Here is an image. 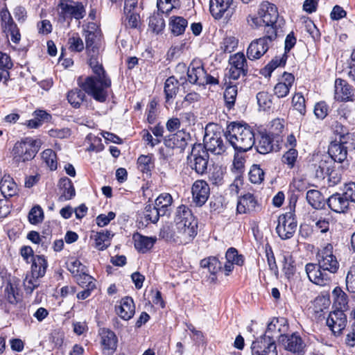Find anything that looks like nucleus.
<instances>
[{"instance_id": "obj_1", "label": "nucleus", "mask_w": 355, "mask_h": 355, "mask_svg": "<svg viewBox=\"0 0 355 355\" xmlns=\"http://www.w3.org/2000/svg\"><path fill=\"white\" fill-rule=\"evenodd\" d=\"M86 50L89 56V64L94 76L85 78L79 77L77 83L94 100L103 103L107 97V89L111 85L110 79L105 75L100 56L101 33L94 23L88 25L85 31Z\"/></svg>"}, {"instance_id": "obj_2", "label": "nucleus", "mask_w": 355, "mask_h": 355, "mask_svg": "<svg viewBox=\"0 0 355 355\" xmlns=\"http://www.w3.org/2000/svg\"><path fill=\"white\" fill-rule=\"evenodd\" d=\"M226 139L237 151L246 152L255 144L254 133L247 124L232 122L227 127Z\"/></svg>"}, {"instance_id": "obj_3", "label": "nucleus", "mask_w": 355, "mask_h": 355, "mask_svg": "<svg viewBox=\"0 0 355 355\" xmlns=\"http://www.w3.org/2000/svg\"><path fill=\"white\" fill-rule=\"evenodd\" d=\"M243 11L235 0H209L210 14L216 20L237 21L244 17Z\"/></svg>"}, {"instance_id": "obj_4", "label": "nucleus", "mask_w": 355, "mask_h": 355, "mask_svg": "<svg viewBox=\"0 0 355 355\" xmlns=\"http://www.w3.org/2000/svg\"><path fill=\"white\" fill-rule=\"evenodd\" d=\"M335 131L339 135L338 139L330 143L328 154L334 162L343 163L347 159L349 148H352V138L341 124L336 125Z\"/></svg>"}, {"instance_id": "obj_5", "label": "nucleus", "mask_w": 355, "mask_h": 355, "mask_svg": "<svg viewBox=\"0 0 355 355\" xmlns=\"http://www.w3.org/2000/svg\"><path fill=\"white\" fill-rule=\"evenodd\" d=\"M41 145L40 139L29 137L17 141L10 153L13 162L19 166L32 160L40 150Z\"/></svg>"}, {"instance_id": "obj_6", "label": "nucleus", "mask_w": 355, "mask_h": 355, "mask_svg": "<svg viewBox=\"0 0 355 355\" xmlns=\"http://www.w3.org/2000/svg\"><path fill=\"white\" fill-rule=\"evenodd\" d=\"M60 19L71 21L72 19L80 20L86 15L85 8L82 2L60 0L57 6Z\"/></svg>"}, {"instance_id": "obj_7", "label": "nucleus", "mask_w": 355, "mask_h": 355, "mask_svg": "<svg viewBox=\"0 0 355 355\" xmlns=\"http://www.w3.org/2000/svg\"><path fill=\"white\" fill-rule=\"evenodd\" d=\"M266 35L252 40L247 49V57L250 60L260 59L272 44V42L277 38L276 33H270L269 31H266Z\"/></svg>"}, {"instance_id": "obj_8", "label": "nucleus", "mask_w": 355, "mask_h": 355, "mask_svg": "<svg viewBox=\"0 0 355 355\" xmlns=\"http://www.w3.org/2000/svg\"><path fill=\"white\" fill-rule=\"evenodd\" d=\"M188 159L191 168L198 174L203 175L207 172L209 154L202 144H196L193 145Z\"/></svg>"}, {"instance_id": "obj_9", "label": "nucleus", "mask_w": 355, "mask_h": 355, "mask_svg": "<svg viewBox=\"0 0 355 355\" xmlns=\"http://www.w3.org/2000/svg\"><path fill=\"white\" fill-rule=\"evenodd\" d=\"M227 70V76L234 80L247 76L248 66L243 53L239 52L230 55L228 60Z\"/></svg>"}, {"instance_id": "obj_10", "label": "nucleus", "mask_w": 355, "mask_h": 355, "mask_svg": "<svg viewBox=\"0 0 355 355\" xmlns=\"http://www.w3.org/2000/svg\"><path fill=\"white\" fill-rule=\"evenodd\" d=\"M209 128L210 126H207L205 129L202 145L207 153L209 151L214 155H222L226 150V144L221 137L220 132H211Z\"/></svg>"}, {"instance_id": "obj_11", "label": "nucleus", "mask_w": 355, "mask_h": 355, "mask_svg": "<svg viewBox=\"0 0 355 355\" xmlns=\"http://www.w3.org/2000/svg\"><path fill=\"white\" fill-rule=\"evenodd\" d=\"M296 229L297 222L292 213H286L279 216L276 232L282 239L286 240L293 237Z\"/></svg>"}, {"instance_id": "obj_12", "label": "nucleus", "mask_w": 355, "mask_h": 355, "mask_svg": "<svg viewBox=\"0 0 355 355\" xmlns=\"http://www.w3.org/2000/svg\"><path fill=\"white\" fill-rule=\"evenodd\" d=\"M251 350L252 355H277L275 339L266 334L259 336L252 342Z\"/></svg>"}, {"instance_id": "obj_13", "label": "nucleus", "mask_w": 355, "mask_h": 355, "mask_svg": "<svg viewBox=\"0 0 355 355\" xmlns=\"http://www.w3.org/2000/svg\"><path fill=\"white\" fill-rule=\"evenodd\" d=\"M98 337L101 352L103 355H114L118 347V338L116 334L109 328H100Z\"/></svg>"}, {"instance_id": "obj_14", "label": "nucleus", "mask_w": 355, "mask_h": 355, "mask_svg": "<svg viewBox=\"0 0 355 355\" xmlns=\"http://www.w3.org/2000/svg\"><path fill=\"white\" fill-rule=\"evenodd\" d=\"M318 266L324 271L331 273L337 271L339 267L336 257L333 254V246L327 244L318 254Z\"/></svg>"}, {"instance_id": "obj_15", "label": "nucleus", "mask_w": 355, "mask_h": 355, "mask_svg": "<svg viewBox=\"0 0 355 355\" xmlns=\"http://www.w3.org/2000/svg\"><path fill=\"white\" fill-rule=\"evenodd\" d=\"M279 344L284 349L296 355H303L305 352L306 344L298 332L291 334H287L280 338Z\"/></svg>"}, {"instance_id": "obj_16", "label": "nucleus", "mask_w": 355, "mask_h": 355, "mask_svg": "<svg viewBox=\"0 0 355 355\" xmlns=\"http://www.w3.org/2000/svg\"><path fill=\"white\" fill-rule=\"evenodd\" d=\"M259 15L262 17L263 24L268 28L267 31L270 33H277L276 23L279 14L276 6L269 2L262 3Z\"/></svg>"}, {"instance_id": "obj_17", "label": "nucleus", "mask_w": 355, "mask_h": 355, "mask_svg": "<svg viewBox=\"0 0 355 355\" xmlns=\"http://www.w3.org/2000/svg\"><path fill=\"white\" fill-rule=\"evenodd\" d=\"M326 324L335 336H339L347 326V315L343 311L333 310L329 312Z\"/></svg>"}, {"instance_id": "obj_18", "label": "nucleus", "mask_w": 355, "mask_h": 355, "mask_svg": "<svg viewBox=\"0 0 355 355\" xmlns=\"http://www.w3.org/2000/svg\"><path fill=\"white\" fill-rule=\"evenodd\" d=\"M289 331V324L286 318H273L268 324L266 333L268 336H271L272 339L277 338L278 343L283 336H286Z\"/></svg>"}, {"instance_id": "obj_19", "label": "nucleus", "mask_w": 355, "mask_h": 355, "mask_svg": "<svg viewBox=\"0 0 355 355\" xmlns=\"http://www.w3.org/2000/svg\"><path fill=\"white\" fill-rule=\"evenodd\" d=\"M0 19L1 28L3 31L10 35L12 42L18 43L21 39L19 30L6 7L1 10Z\"/></svg>"}, {"instance_id": "obj_20", "label": "nucleus", "mask_w": 355, "mask_h": 355, "mask_svg": "<svg viewBox=\"0 0 355 355\" xmlns=\"http://www.w3.org/2000/svg\"><path fill=\"white\" fill-rule=\"evenodd\" d=\"M174 241L179 244H187L191 241L197 234V224L175 225Z\"/></svg>"}, {"instance_id": "obj_21", "label": "nucleus", "mask_w": 355, "mask_h": 355, "mask_svg": "<svg viewBox=\"0 0 355 355\" xmlns=\"http://www.w3.org/2000/svg\"><path fill=\"white\" fill-rule=\"evenodd\" d=\"M209 187L204 180H196L192 186L193 202L198 206L203 205L209 196Z\"/></svg>"}, {"instance_id": "obj_22", "label": "nucleus", "mask_w": 355, "mask_h": 355, "mask_svg": "<svg viewBox=\"0 0 355 355\" xmlns=\"http://www.w3.org/2000/svg\"><path fill=\"white\" fill-rule=\"evenodd\" d=\"M320 269L313 263H307L305 266L306 275L311 282L320 286H327L330 282V279Z\"/></svg>"}, {"instance_id": "obj_23", "label": "nucleus", "mask_w": 355, "mask_h": 355, "mask_svg": "<svg viewBox=\"0 0 355 355\" xmlns=\"http://www.w3.org/2000/svg\"><path fill=\"white\" fill-rule=\"evenodd\" d=\"M116 313L123 320H130L135 315V306L130 297H123L115 306Z\"/></svg>"}, {"instance_id": "obj_24", "label": "nucleus", "mask_w": 355, "mask_h": 355, "mask_svg": "<svg viewBox=\"0 0 355 355\" xmlns=\"http://www.w3.org/2000/svg\"><path fill=\"white\" fill-rule=\"evenodd\" d=\"M260 206L252 194L246 193L240 197L236 210L239 214H250L259 209Z\"/></svg>"}, {"instance_id": "obj_25", "label": "nucleus", "mask_w": 355, "mask_h": 355, "mask_svg": "<svg viewBox=\"0 0 355 355\" xmlns=\"http://www.w3.org/2000/svg\"><path fill=\"white\" fill-rule=\"evenodd\" d=\"M294 81L295 77L292 73L284 72L280 80L274 87L275 95L279 98L286 97Z\"/></svg>"}, {"instance_id": "obj_26", "label": "nucleus", "mask_w": 355, "mask_h": 355, "mask_svg": "<svg viewBox=\"0 0 355 355\" xmlns=\"http://www.w3.org/2000/svg\"><path fill=\"white\" fill-rule=\"evenodd\" d=\"M354 90L344 80L338 78L335 81V98L340 101H349L352 100Z\"/></svg>"}, {"instance_id": "obj_27", "label": "nucleus", "mask_w": 355, "mask_h": 355, "mask_svg": "<svg viewBox=\"0 0 355 355\" xmlns=\"http://www.w3.org/2000/svg\"><path fill=\"white\" fill-rule=\"evenodd\" d=\"M327 205L332 211L344 213L347 210L349 202L343 194L336 193L329 198Z\"/></svg>"}, {"instance_id": "obj_28", "label": "nucleus", "mask_w": 355, "mask_h": 355, "mask_svg": "<svg viewBox=\"0 0 355 355\" xmlns=\"http://www.w3.org/2000/svg\"><path fill=\"white\" fill-rule=\"evenodd\" d=\"M135 248L141 253H146L154 245L156 238L143 236L139 233L133 235Z\"/></svg>"}, {"instance_id": "obj_29", "label": "nucleus", "mask_w": 355, "mask_h": 355, "mask_svg": "<svg viewBox=\"0 0 355 355\" xmlns=\"http://www.w3.org/2000/svg\"><path fill=\"white\" fill-rule=\"evenodd\" d=\"M175 225L197 224L191 211L185 205H182L177 208L175 216Z\"/></svg>"}, {"instance_id": "obj_30", "label": "nucleus", "mask_w": 355, "mask_h": 355, "mask_svg": "<svg viewBox=\"0 0 355 355\" xmlns=\"http://www.w3.org/2000/svg\"><path fill=\"white\" fill-rule=\"evenodd\" d=\"M334 302L332 309L345 312L349 310V298L343 290H333Z\"/></svg>"}, {"instance_id": "obj_31", "label": "nucleus", "mask_w": 355, "mask_h": 355, "mask_svg": "<svg viewBox=\"0 0 355 355\" xmlns=\"http://www.w3.org/2000/svg\"><path fill=\"white\" fill-rule=\"evenodd\" d=\"M0 190L5 198H10L17 194L18 187L10 175H4L0 182Z\"/></svg>"}, {"instance_id": "obj_32", "label": "nucleus", "mask_w": 355, "mask_h": 355, "mask_svg": "<svg viewBox=\"0 0 355 355\" xmlns=\"http://www.w3.org/2000/svg\"><path fill=\"white\" fill-rule=\"evenodd\" d=\"M205 73L202 65L195 66L193 63H191L187 70L188 80L192 84L201 85L205 82Z\"/></svg>"}, {"instance_id": "obj_33", "label": "nucleus", "mask_w": 355, "mask_h": 355, "mask_svg": "<svg viewBox=\"0 0 355 355\" xmlns=\"http://www.w3.org/2000/svg\"><path fill=\"white\" fill-rule=\"evenodd\" d=\"M188 26V21L182 17L172 16L169 19L168 26L173 35H182Z\"/></svg>"}, {"instance_id": "obj_34", "label": "nucleus", "mask_w": 355, "mask_h": 355, "mask_svg": "<svg viewBox=\"0 0 355 355\" xmlns=\"http://www.w3.org/2000/svg\"><path fill=\"white\" fill-rule=\"evenodd\" d=\"M200 266L204 269H207L213 275L211 277V281L215 280L216 274L222 269L221 263L216 257H209L202 259Z\"/></svg>"}, {"instance_id": "obj_35", "label": "nucleus", "mask_w": 355, "mask_h": 355, "mask_svg": "<svg viewBox=\"0 0 355 355\" xmlns=\"http://www.w3.org/2000/svg\"><path fill=\"white\" fill-rule=\"evenodd\" d=\"M331 304L330 296L327 293L316 297L313 301V309L314 313L320 317L325 310H327Z\"/></svg>"}, {"instance_id": "obj_36", "label": "nucleus", "mask_w": 355, "mask_h": 355, "mask_svg": "<svg viewBox=\"0 0 355 355\" xmlns=\"http://www.w3.org/2000/svg\"><path fill=\"white\" fill-rule=\"evenodd\" d=\"M82 89L74 88L69 91L67 95V101L70 105L74 108H78L85 99L86 92L80 87ZM87 94L89 95L87 92Z\"/></svg>"}, {"instance_id": "obj_37", "label": "nucleus", "mask_w": 355, "mask_h": 355, "mask_svg": "<svg viewBox=\"0 0 355 355\" xmlns=\"http://www.w3.org/2000/svg\"><path fill=\"white\" fill-rule=\"evenodd\" d=\"M47 267V262L43 256L37 255L33 258L31 273L33 278H38L44 275Z\"/></svg>"}, {"instance_id": "obj_38", "label": "nucleus", "mask_w": 355, "mask_h": 355, "mask_svg": "<svg viewBox=\"0 0 355 355\" xmlns=\"http://www.w3.org/2000/svg\"><path fill=\"white\" fill-rule=\"evenodd\" d=\"M273 138L272 135L266 133H261L260 139L255 146L257 152L260 154H267L273 149Z\"/></svg>"}, {"instance_id": "obj_39", "label": "nucleus", "mask_w": 355, "mask_h": 355, "mask_svg": "<svg viewBox=\"0 0 355 355\" xmlns=\"http://www.w3.org/2000/svg\"><path fill=\"white\" fill-rule=\"evenodd\" d=\"M114 234L110 231H101L94 235L95 248L98 250H105L110 245Z\"/></svg>"}, {"instance_id": "obj_40", "label": "nucleus", "mask_w": 355, "mask_h": 355, "mask_svg": "<svg viewBox=\"0 0 355 355\" xmlns=\"http://www.w3.org/2000/svg\"><path fill=\"white\" fill-rule=\"evenodd\" d=\"M60 186L62 190V193L59 198L60 201L69 200L75 196V189L71 181L69 178H64L60 179Z\"/></svg>"}, {"instance_id": "obj_41", "label": "nucleus", "mask_w": 355, "mask_h": 355, "mask_svg": "<svg viewBox=\"0 0 355 355\" xmlns=\"http://www.w3.org/2000/svg\"><path fill=\"white\" fill-rule=\"evenodd\" d=\"M306 198L308 203L314 209H320L324 205V197L318 190H309Z\"/></svg>"}, {"instance_id": "obj_42", "label": "nucleus", "mask_w": 355, "mask_h": 355, "mask_svg": "<svg viewBox=\"0 0 355 355\" xmlns=\"http://www.w3.org/2000/svg\"><path fill=\"white\" fill-rule=\"evenodd\" d=\"M178 81L173 76L166 79L164 83V93L166 94V102L174 98L179 89Z\"/></svg>"}, {"instance_id": "obj_43", "label": "nucleus", "mask_w": 355, "mask_h": 355, "mask_svg": "<svg viewBox=\"0 0 355 355\" xmlns=\"http://www.w3.org/2000/svg\"><path fill=\"white\" fill-rule=\"evenodd\" d=\"M137 167L143 173L149 175L154 168L152 155H140L137 159Z\"/></svg>"}, {"instance_id": "obj_44", "label": "nucleus", "mask_w": 355, "mask_h": 355, "mask_svg": "<svg viewBox=\"0 0 355 355\" xmlns=\"http://www.w3.org/2000/svg\"><path fill=\"white\" fill-rule=\"evenodd\" d=\"M225 260L237 266H242L245 263V257L239 254L234 248H230L225 253Z\"/></svg>"}, {"instance_id": "obj_45", "label": "nucleus", "mask_w": 355, "mask_h": 355, "mask_svg": "<svg viewBox=\"0 0 355 355\" xmlns=\"http://www.w3.org/2000/svg\"><path fill=\"white\" fill-rule=\"evenodd\" d=\"M144 215L146 220L155 223L160 216L165 215V211L164 209L159 211L153 205H148L145 207Z\"/></svg>"}, {"instance_id": "obj_46", "label": "nucleus", "mask_w": 355, "mask_h": 355, "mask_svg": "<svg viewBox=\"0 0 355 355\" xmlns=\"http://www.w3.org/2000/svg\"><path fill=\"white\" fill-rule=\"evenodd\" d=\"M291 105L293 108L302 116H304L306 114V101L302 93L297 92L293 96Z\"/></svg>"}, {"instance_id": "obj_47", "label": "nucleus", "mask_w": 355, "mask_h": 355, "mask_svg": "<svg viewBox=\"0 0 355 355\" xmlns=\"http://www.w3.org/2000/svg\"><path fill=\"white\" fill-rule=\"evenodd\" d=\"M157 6L162 13L168 14L173 10H177L180 6L179 0H157Z\"/></svg>"}, {"instance_id": "obj_48", "label": "nucleus", "mask_w": 355, "mask_h": 355, "mask_svg": "<svg viewBox=\"0 0 355 355\" xmlns=\"http://www.w3.org/2000/svg\"><path fill=\"white\" fill-rule=\"evenodd\" d=\"M172 202V196L169 193H164L157 198L155 200V205L154 206L159 211H161V209H164L166 214L168 208L171 206Z\"/></svg>"}, {"instance_id": "obj_49", "label": "nucleus", "mask_w": 355, "mask_h": 355, "mask_svg": "<svg viewBox=\"0 0 355 355\" xmlns=\"http://www.w3.org/2000/svg\"><path fill=\"white\" fill-rule=\"evenodd\" d=\"M42 158L47 166L51 170L57 168L58 162L55 153L51 149H46L42 153Z\"/></svg>"}, {"instance_id": "obj_50", "label": "nucleus", "mask_w": 355, "mask_h": 355, "mask_svg": "<svg viewBox=\"0 0 355 355\" xmlns=\"http://www.w3.org/2000/svg\"><path fill=\"white\" fill-rule=\"evenodd\" d=\"M28 221L33 225L41 223L44 220V211L40 205H35L28 213Z\"/></svg>"}, {"instance_id": "obj_51", "label": "nucleus", "mask_w": 355, "mask_h": 355, "mask_svg": "<svg viewBox=\"0 0 355 355\" xmlns=\"http://www.w3.org/2000/svg\"><path fill=\"white\" fill-rule=\"evenodd\" d=\"M282 263L283 271L288 278H289L291 275H293L295 272V261L289 253H286L284 254Z\"/></svg>"}, {"instance_id": "obj_52", "label": "nucleus", "mask_w": 355, "mask_h": 355, "mask_svg": "<svg viewBox=\"0 0 355 355\" xmlns=\"http://www.w3.org/2000/svg\"><path fill=\"white\" fill-rule=\"evenodd\" d=\"M237 86L230 85L226 87L224 92V98L226 106L231 109L235 103L236 98L237 96Z\"/></svg>"}, {"instance_id": "obj_53", "label": "nucleus", "mask_w": 355, "mask_h": 355, "mask_svg": "<svg viewBox=\"0 0 355 355\" xmlns=\"http://www.w3.org/2000/svg\"><path fill=\"white\" fill-rule=\"evenodd\" d=\"M76 280L83 288H95L96 286V280L85 272L76 277Z\"/></svg>"}, {"instance_id": "obj_54", "label": "nucleus", "mask_w": 355, "mask_h": 355, "mask_svg": "<svg viewBox=\"0 0 355 355\" xmlns=\"http://www.w3.org/2000/svg\"><path fill=\"white\" fill-rule=\"evenodd\" d=\"M287 60L286 53H284L280 56H275L264 68V71L268 73V75L278 67L285 65Z\"/></svg>"}, {"instance_id": "obj_55", "label": "nucleus", "mask_w": 355, "mask_h": 355, "mask_svg": "<svg viewBox=\"0 0 355 355\" xmlns=\"http://www.w3.org/2000/svg\"><path fill=\"white\" fill-rule=\"evenodd\" d=\"M69 49L73 52H80L84 49V43L78 33H74L68 40Z\"/></svg>"}, {"instance_id": "obj_56", "label": "nucleus", "mask_w": 355, "mask_h": 355, "mask_svg": "<svg viewBox=\"0 0 355 355\" xmlns=\"http://www.w3.org/2000/svg\"><path fill=\"white\" fill-rule=\"evenodd\" d=\"M67 268L76 277L83 272H85V266L83 265L79 260L71 259L67 262Z\"/></svg>"}, {"instance_id": "obj_57", "label": "nucleus", "mask_w": 355, "mask_h": 355, "mask_svg": "<svg viewBox=\"0 0 355 355\" xmlns=\"http://www.w3.org/2000/svg\"><path fill=\"white\" fill-rule=\"evenodd\" d=\"M264 178V172L259 165H253L249 172V179L254 184L261 183Z\"/></svg>"}, {"instance_id": "obj_58", "label": "nucleus", "mask_w": 355, "mask_h": 355, "mask_svg": "<svg viewBox=\"0 0 355 355\" xmlns=\"http://www.w3.org/2000/svg\"><path fill=\"white\" fill-rule=\"evenodd\" d=\"M5 298L11 304H17L22 301V290H5Z\"/></svg>"}, {"instance_id": "obj_59", "label": "nucleus", "mask_w": 355, "mask_h": 355, "mask_svg": "<svg viewBox=\"0 0 355 355\" xmlns=\"http://www.w3.org/2000/svg\"><path fill=\"white\" fill-rule=\"evenodd\" d=\"M257 103L260 107L264 110L269 109L272 105L271 96L266 92H260L257 94Z\"/></svg>"}, {"instance_id": "obj_60", "label": "nucleus", "mask_w": 355, "mask_h": 355, "mask_svg": "<svg viewBox=\"0 0 355 355\" xmlns=\"http://www.w3.org/2000/svg\"><path fill=\"white\" fill-rule=\"evenodd\" d=\"M149 26L154 32L158 33L165 27V22L162 17L153 15L149 18Z\"/></svg>"}, {"instance_id": "obj_61", "label": "nucleus", "mask_w": 355, "mask_h": 355, "mask_svg": "<svg viewBox=\"0 0 355 355\" xmlns=\"http://www.w3.org/2000/svg\"><path fill=\"white\" fill-rule=\"evenodd\" d=\"M332 164L331 160L321 159L316 169V175L318 178H324L325 175L329 173Z\"/></svg>"}, {"instance_id": "obj_62", "label": "nucleus", "mask_w": 355, "mask_h": 355, "mask_svg": "<svg viewBox=\"0 0 355 355\" xmlns=\"http://www.w3.org/2000/svg\"><path fill=\"white\" fill-rule=\"evenodd\" d=\"M329 107L324 101L317 103L314 107V114L318 119H324L328 114Z\"/></svg>"}, {"instance_id": "obj_63", "label": "nucleus", "mask_w": 355, "mask_h": 355, "mask_svg": "<svg viewBox=\"0 0 355 355\" xmlns=\"http://www.w3.org/2000/svg\"><path fill=\"white\" fill-rule=\"evenodd\" d=\"M223 172L220 167L214 166L209 173V180L214 184H220L223 180Z\"/></svg>"}, {"instance_id": "obj_64", "label": "nucleus", "mask_w": 355, "mask_h": 355, "mask_svg": "<svg viewBox=\"0 0 355 355\" xmlns=\"http://www.w3.org/2000/svg\"><path fill=\"white\" fill-rule=\"evenodd\" d=\"M343 196L349 202H355V183L350 182L345 185Z\"/></svg>"}]
</instances>
